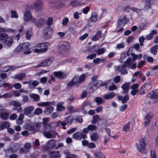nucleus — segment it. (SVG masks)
<instances>
[{
  "label": "nucleus",
  "mask_w": 158,
  "mask_h": 158,
  "mask_svg": "<svg viewBox=\"0 0 158 158\" xmlns=\"http://www.w3.org/2000/svg\"><path fill=\"white\" fill-rule=\"evenodd\" d=\"M98 77L94 76L92 78V83L89 84L88 85V88L90 93H92L96 90L97 89L101 86L106 85V83H102V81L97 80Z\"/></svg>",
  "instance_id": "f257e3e1"
},
{
  "label": "nucleus",
  "mask_w": 158,
  "mask_h": 158,
  "mask_svg": "<svg viewBox=\"0 0 158 158\" xmlns=\"http://www.w3.org/2000/svg\"><path fill=\"white\" fill-rule=\"evenodd\" d=\"M146 138H141L140 139L139 144L137 143H135L137 149L140 153L143 154L147 153L145 149L146 145Z\"/></svg>",
  "instance_id": "f03ea898"
},
{
  "label": "nucleus",
  "mask_w": 158,
  "mask_h": 158,
  "mask_svg": "<svg viewBox=\"0 0 158 158\" xmlns=\"http://www.w3.org/2000/svg\"><path fill=\"white\" fill-rule=\"evenodd\" d=\"M14 42L13 38L12 36L7 37L3 42V46L6 48H10L13 44Z\"/></svg>",
  "instance_id": "7ed1b4c3"
},
{
  "label": "nucleus",
  "mask_w": 158,
  "mask_h": 158,
  "mask_svg": "<svg viewBox=\"0 0 158 158\" xmlns=\"http://www.w3.org/2000/svg\"><path fill=\"white\" fill-rule=\"evenodd\" d=\"M70 44L66 41L62 42L59 48L60 50L62 52H65L70 49Z\"/></svg>",
  "instance_id": "20e7f679"
},
{
  "label": "nucleus",
  "mask_w": 158,
  "mask_h": 158,
  "mask_svg": "<svg viewBox=\"0 0 158 158\" xmlns=\"http://www.w3.org/2000/svg\"><path fill=\"white\" fill-rule=\"evenodd\" d=\"M52 35V31L51 28L49 27H46L44 31V37L48 39L50 38Z\"/></svg>",
  "instance_id": "39448f33"
},
{
  "label": "nucleus",
  "mask_w": 158,
  "mask_h": 158,
  "mask_svg": "<svg viewBox=\"0 0 158 158\" xmlns=\"http://www.w3.org/2000/svg\"><path fill=\"white\" fill-rule=\"evenodd\" d=\"M31 147L32 145L31 143H26L24 144L23 147L20 149L19 152L20 153L26 154L29 152Z\"/></svg>",
  "instance_id": "423d86ee"
},
{
  "label": "nucleus",
  "mask_w": 158,
  "mask_h": 158,
  "mask_svg": "<svg viewBox=\"0 0 158 158\" xmlns=\"http://www.w3.org/2000/svg\"><path fill=\"white\" fill-rule=\"evenodd\" d=\"M73 137L76 140H81L82 139H85L86 138L87 136L86 135L84 134L82 132L77 131L73 134Z\"/></svg>",
  "instance_id": "0eeeda50"
},
{
  "label": "nucleus",
  "mask_w": 158,
  "mask_h": 158,
  "mask_svg": "<svg viewBox=\"0 0 158 158\" xmlns=\"http://www.w3.org/2000/svg\"><path fill=\"white\" fill-rule=\"evenodd\" d=\"M31 21L36 26L40 27L45 23V20L43 19H39L37 20L34 17L32 18Z\"/></svg>",
  "instance_id": "6e6552de"
},
{
  "label": "nucleus",
  "mask_w": 158,
  "mask_h": 158,
  "mask_svg": "<svg viewBox=\"0 0 158 158\" xmlns=\"http://www.w3.org/2000/svg\"><path fill=\"white\" fill-rule=\"evenodd\" d=\"M151 88V85L149 83H146L142 86L140 89V94H143L148 92Z\"/></svg>",
  "instance_id": "1a4fd4ad"
},
{
  "label": "nucleus",
  "mask_w": 158,
  "mask_h": 158,
  "mask_svg": "<svg viewBox=\"0 0 158 158\" xmlns=\"http://www.w3.org/2000/svg\"><path fill=\"white\" fill-rule=\"evenodd\" d=\"M128 20L126 16L124 15L123 17L119 19L117 22L118 27H123L128 22Z\"/></svg>",
  "instance_id": "9d476101"
},
{
  "label": "nucleus",
  "mask_w": 158,
  "mask_h": 158,
  "mask_svg": "<svg viewBox=\"0 0 158 158\" xmlns=\"http://www.w3.org/2000/svg\"><path fill=\"white\" fill-rule=\"evenodd\" d=\"M29 46L28 42L23 43L19 44L17 47V50L19 52H22L27 49Z\"/></svg>",
  "instance_id": "9b49d317"
},
{
  "label": "nucleus",
  "mask_w": 158,
  "mask_h": 158,
  "mask_svg": "<svg viewBox=\"0 0 158 158\" xmlns=\"http://www.w3.org/2000/svg\"><path fill=\"white\" fill-rule=\"evenodd\" d=\"M43 0H37L34 4V8L36 11H38L43 7Z\"/></svg>",
  "instance_id": "f8f14e48"
},
{
  "label": "nucleus",
  "mask_w": 158,
  "mask_h": 158,
  "mask_svg": "<svg viewBox=\"0 0 158 158\" xmlns=\"http://www.w3.org/2000/svg\"><path fill=\"white\" fill-rule=\"evenodd\" d=\"M148 98H151L152 99H156L153 101V103H155L158 102V93H155L153 91H152L150 92L147 96Z\"/></svg>",
  "instance_id": "ddd939ff"
},
{
  "label": "nucleus",
  "mask_w": 158,
  "mask_h": 158,
  "mask_svg": "<svg viewBox=\"0 0 158 158\" xmlns=\"http://www.w3.org/2000/svg\"><path fill=\"white\" fill-rule=\"evenodd\" d=\"M115 96L116 94L115 93L110 92L103 95L102 97L105 100H109L112 99Z\"/></svg>",
  "instance_id": "4468645a"
},
{
  "label": "nucleus",
  "mask_w": 158,
  "mask_h": 158,
  "mask_svg": "<svg viewBox=\"0 0 158 158\" xmlns=\"http://www.w3.org/2000/svg\"><path fill=\"white\" fill-rule=\"evenodd\" d=\"M30 11L27 10L24 14L23 19L25 21L28 22L31 20V18H33Z\"/></svg>",
  "instance_id": "2eb2a0df"
},
{
  "label": "nucleus",
  "mask_w": 158,
  "mask_h": 158,
  "mask_svg": "<svg viewBox=\"0 0 158 158\" xmlns=\"http://www.w3.org/2000/svg\"><path fill=\"white\" fill-rule=\"evenodd\" d=\"M47 43H42L36 45L37 47L40 48L42 52H44L47 50L46 44Z\"/></svg>",
  "instance_id": "dca6fc26"
},
{
  "label": "nucleus",
  "mask_w": 158,
  "mask_h": 158,
  "mask_svg": "<svg viewBox=\"0 0 158 158\" xmlns=\"http://www.w3.org/2000/svg\"><path fill=\"white\" fill-rule=\"evenodd\" d=\"M118 99L119 101H121L122 103H126L129 99V95L127 94L125 96L123 97L122 95L118 96Z\"/></svg>",
  "instance_id": "f3484780"
},
{
  "label": "nucleus",
  "mask_w": 158,
  "mask_h": 158,
  "mask_svg": "<svg viewBox=\"0 0 158 158\" xmlns=\"http://www.w3.org/2000/svg\"><path fill=\"white\" fill-rule=\"evenodd\" d=\"M54 76L59 79H63L65 78L66 75L64 74L61 72L59 71L54 72L53 73Z\"/></svg>",
  "instance_id": "a211bd4d"
},
{
  "label": "nucleus",
  "mask_w": 158,
  "mask_h": 158,
  "mask_svg": "<svg viewBox=\"0 0 158 158\" xmlns=\"http://www.w3.org/2000/svg\"><path fill=\"white\" fill-rule=\"evenodd\" d=\"M34 107L33 106H30L25 108L23 110V113L25 115H28L31 114L34 110Z\"/></svg>",
  "instance_id": "6ab92c4d"
},
{
  "label": "nucleus",
  "mask_w": 158,
  "mask_h": 158,
  "mask_svg": "<svg viewBox=\"0 0 158 158\" xmlns=\"http://www.w3.org/2000/svg\"><path fill=\"white\" fill-rule=\"evenodd\" d=\"M52 63V61L50 59L46 60L44 61H43L42 62L40 63V66H47L50 65Z\"/></svg>",
  "instance_id": "aec40b11"
},
{
  "label": "nucleus",
  "mask_w": 158,
  "mask_h": 158,
  "mask_svg": "<svg viewBox=\"0 0 158 158\" xmlns=\"http://www.w3.org/2000/svg\"><path fill=\"white\" fill-rule=\"evenodd\" d=\"M94 156L95 158H106L105 156L101 152H98L94 153Z\"/></svg>",
  "instance_id": "412c9836"
},
{
  "label": "nucleus",
  "mask_w": 158,
  "mask_h": 158,
  "mask_svg": "<svg viewBox=\"0 0 158 158\" xmlns=\"http://www.w3.org/2000/svg\"><path fill=\"white\" fill-rule=\"evenodd\" d=\"M47 106V107L44 110V112L47 114H50L53 111L54 108L50 105Z\"/></svg>",
  "instance_id": "4be33fe9"
},
{
  "label": "nucleus",
  "mask_w": 158,
  "mask_h": 158,
  "mask_svg": "<svg viewBox=\"0 0 158 158\" xmlns=\"http://www.w3.org/2000/svg\"><path fill=\"white\" fill-rule=\"evenodd\" d=\"M9 113L3 112L0 113V118L2 119L6 120L9 118Z\"/></svg>",
  "instance_id": "5701e85b"
},
{
  "label": "nucleus",
  "mask_w": 158,
  "mask_h": 158,
  "mask_svg": "<svg viewBox=\"0 0 158 158\" xmlns=\"http://www.w3.org/2000/svg\"><path fill=\"white\" fill-rule=\"evenodd\" d=\"M10 126V124L9 122H4L0 125V130H2L4 128H8Z\"/></svg>",
  "instance_id": "b1692460"
},
{
  "label": "nucleus",
  "mask_w": 158,
  "mask_h": 158,
  "mask_svg": "<svg viewBox=\"0 0 158 158\" xmlns=\"http://www.w3.org/2000/svg\"><path fill=\"white\" fill-rule=\"evenodd\" d=\"M129 83H126L122 85L121 86L123 90V93H127L129 90Z\"/></svg>",
  "instance_id": "393cba45"
},
{
  "label": "nucleus",
  "mask_w": 158,
  "mask_h": 158,
  "mask_svg": "<svg viewBox=\"0 0 158 158\" xmlns=\"http://www.w3.org/2000/svg\"><path fill=\"white\" fill-rule=\"evenodd\" d=\"M19 144L15 143L13 144L10 148V150L12 152H15L19 149Z\"/></svg>",
  "instance_id": "a878e982"
},
{
  "label": "nucleus",
  "mask_w": 158,
  "mask_h": 158,
  "mask_svg": "<svg viewBox=\"0 0 158 158\" xmlns=\"http://www.w3.org/2000/svg\"><path fill=\"white\" fill-rule=\"evenodd\" d=\"M50 157L51 158H58L60 157L59 151H57V152L54 151H52L50 152Z\"/></svg>",
  "instance_id": "bb28decb"
},
{
  "label": "nucleus",
  "mask_w": 158,
  "mask_h": 158,
  "mask_svg": "<svg viewBox=\"0 0 158 158\" xmlns=\"http://www.w3.org/2000/svg\"><path fill=\"white\" fill-rule=\"evenodd\" d=\"M158 49V45H155L152 47L150 49L151 53L154 55H156L157 53V50Z\"/></svg>",
  "instance_id": "cd10ccee"
},
{
  "label": "nucleus",
  "mask_w": 158,
  "mask_h": 158,
  "mask_svg": "<svg viewBox=\"0 0 158 158\" xmlns=\"http://www.w3.org/2000/svg\"><path fill=\"white\" fill-rule=\"evenodd\" d=\"M25 73H22L18 75H17L14 78L15 79H17L19 80H23L26 77Z\"/></svg>",
  "instance_id": "c85d7f7f"
},
{
  "label": "nucleus",
  "mask_w": 158,
  "mask_h": 158,
  "mask_svg": "<svg viewBox=\"0 0 158 158\" xmlns=\"http://www.w3.org/2000/svg\"><path fill=\"white\" fill-rule=\"evenodd\" d=\"M11 103L14 106L13 109L14 110H16L18 107L20 106H21V104L18 102L13 101L11 102Z\"/></svg>",
  "instance_id": "c756f323"
},
{
  "label": "nucleus",
  "mask_w": 158,
  "mask_h": 158,
  "mask_svg": "<svg viewBox=\"0 0 158 158\" xmlns=\"http://www.w3.org/2000/svg\"><path fill=\"white\" fill-rule=\"evenodd\" d=\"M98 135L96 132L93 133L90 136L91 139L94 141H97L98 139Z\"/></svg>",
  "instance_id": "7c9ffc66"
},
{
  "label": "nucleus",
  "mask_w": 158,
  "mask_h": 158,
  "mask_svg": "<svg viewBox=\"0 0 158 158\" xmlns=\"http://www.w3.org/2000/svg\"><path fill=\"white\" fill-rule=\"evenodd\" d=\"M98 15L95 13H93L90 17V20L91 22L94 23L97 19Z\"/></svg>",
  "instance_id": "2f4dec72"
},
{
  "label": "nucleus",
  "mask_w": 158,
  "mask_h": 158,
  "mask_svg": "<svg viewBox=\"0 0 158 158\" xmlns=\"http://www.w3.org/2000/svg\"><path fill=\"white\" fill-rule=\"evenodd\" d=\"M99 116L98 115H95L93 116V119L91 121L92 123L93 124H96L98 121L101 120Z\"/></svg>",
  "instance_id": "473e14b6"
},
{
  "label": "nucleus",
  "mask_w": 158,
  "mask_h": 158,
  "mask_svg": "<svg viewBox=\"0 0 158 158\" xmlns=\"http://www.w3.org/2000/svg\"><path fill=\"white\" fill-rule=\"evenodd\" d=\"M130 123L129 122L127 123L123 126L122 128V131H125L126 132H128L130 131Z\"/></svg>",
  "instance_id": "72a5a7b5"
},
{
  "label": "nucleus",
  "mask_w": 158,
  "mask_h": 158,
  "mask_svg": "<svg viewBox=\"0 0 158 158\" xmlns=\"http://www.w3.org/2000/svg\"><path fill=\"white\" fill-rule=\"evenodd\" d=\"M131 59L130 57H129L123 63V64L126 68L128 66H130L131 64Z\"/></svg>",
  "instance_id": "f704fd0d"
},
{
  "label": "nucleus",
  "mask_w": 158,
  "mask_h": 158,
  "mask_svg": "<svg viewBox=\"0 0 158 158\" xmlns=\"http://www.w3.org/2000/svg\"><path fill=\"white\" fill-rule=\"evenodd\" d=\"M30 96L31 98L33 99L35 101L38 102L40 100V96L37 94H32L30 95Z\"/></svg>",
  "instance_id": "c9c22d12"
},
{
  "label": "nucleus",
  "mask_w": 158,
  "mask_h": 158,
  "mask_svg": "<svg viewBox=\"0 0 158 158\" xmlns=\"http://www.w3.org/2000/svg\"><path fill=\"white\" fill-rule=\"evenodd\" d=\"M94 101L97 103V105L102 104L104 102L103 100L100 97H97L95 98Z\"/></svg>",
  "instance_id": "e433bc0d"
},
{
  "label": "nucleus",
  "mask_w": 158,
  "mask_h": 158,
  "mask_svg": "<svg viewBox=\"0 0 158 158\" xmlns=\"http://www.w3.org/2000/svg\"><path fill=\"white\" fill-rule=\"evenodd\" d=\"M65 120L66 123L71 124L73 122V118L70 116H69L65 118Z\"/></svg>",
  "instance_id": "4c0bfd02"
},
{
  "label": "nucleus",
  "mask_w": 158,
  "mask_h": 158,
  "mask_svg": "<svg viewBox=\"0 0 158 158\" xmlns=\"http://www.w3.org/2000/svg\"><path fill=\"white\" fill-rule=\"evenodd\" d=\"M20 66H17L16 67L15 66H8L6 67V68L7 69L5 71V72H7L10 70H13L15 69L16 68H19Z\"/></svg>",
  "instance_id": "58836bf2"
},
{
  "label": "nucleus",
  "mask_w": 158,
  "mask_h": 158,
  "mask_svg": "<svg viewBox=\"0 0 158 158\" xmlns=\"http://www.w3.org/2000/svg\"><path fill=\"white\" fill-rule=\"evenodd\" d=\"M72 81L75 84H80L79 77L78 76H76L74 77L72 80Z\"/></svg>",
  "instance_id": "ea45409f"
},
{
  "label": "nucleus",
  "mask_w": 158,
  "mask_h": 158,
  "mask_svg": "<svg viewBox=\"0 0 158 158\" xmlns=\"http://www.w3.org/2000/svg\"><path fill=\"white\" fill-rule=\"evenodd\" d=\"M88 127L89 130L91 131H96L98 128L96 126L93 124L89 125L88 126Z\"/></svg>",
  "instance_id": "a19ab883"
},
{
  "label": "nucleus",
  "mask_w": 158,
  "mask_h": 158,
  "mask_svg": "<svg viewBox=\"0 0 158 158\" xmlns=\"http://www.w3.org/2000/svg\"><path fill=\"white\" fill-rule=\"evenodd\" d=\"M48 143L51 147L54 148L56 145V141L53 139H51L48 142Z\"/></svg>",
  "instance_id": "79ce46f5"
},
{
  "label": "nucleus",
  "mask_w": 158,
  "mask_h": 158,
  "mask_svg": "<svg viewBox=\"0 0 158 158\" xmlns=\"http://www.w3.org/2000/svg\"><path fill=\"white\" fill-rule=\"evenodd\" d=\"M43 110L42 109L40 108H36L34 112V114L35 115H39L42 113Z\"/></svg>",
  "instance_id": "37998d69"
},
{
  "label": "nucleus",
  "mask_w": 158,
  "mask_h": 158,
  "mask_svg": "<svg viewBox=\"0 0 158 158\" xmlns=\"http://www.w3.org/2000/svg\"><path fill=\"white\" fill-rule=\"evenodd\" d=\"M131 10L133 12L137 13L138 15H139L141 13V9H138L136 7H131Z\"/></svg>",
  "instance_id": "c03bdc74"
},
{
  "label": "nucleus",
  "mask_w": 158,
  "mask_h": 158,
  "mask_svg": "<svg viewBox=\"0 0 158 158\" xmlns=\"http://www.w3.org/2000/svg\"><path fill=\"white\" fill-rule=\"evenodd\" d=\"M51 102H41L40 103H38L37 105L38 106H46L50 105Z\"/></svg>",
  "instance_id": "a18cd8bd"
},
{
  "label": "nucleus",
  "mask_w": 158,
  "mask_h": 158,
  "mask_svg": "<svg viewBox=\"0 0 158 158\" xmlns=\"http://www.w3.org/2000/svg\"><path fill=\"white\" fill-rule=\"evenodd\" d=\"M105 51V49L104 48H102L98 49L96 52L98 55H100L103 54Z\"/></svg>",
  "instance_id": "49530a36"
},
{
  "label": "nucleus",
  "mask_w": 158,
  "mask_h": 158,
  "mask_svg": "<svg viewBox=\"0 0 158 158\" xmlns=\"http://www.w3.org/2000/svg\"><path fill=\"white\" fill-rule=\"evenodd\" d=\"M8 37V35L6 33L0 34V40H5V39Z\"/></svg>",
  "instance_id": "de8ad7c7"
},
{
  "label": "nucleus",
  "mask_w": 158,
  "mask_h": 158,
  "mask_svg": "<svg viewBox=\"0 0 158 158\" xmlns=\"http://www.w3.org/2000/svg\"><path fill=\"white\" fill-rule=\"evenodd\" d=\"M11 17L12 18H17L18 17V15L17 12L14 10H12L11 12Z\"/></svg>",
  "instance_id": "09e8293b"
},
{
  "label": "nucleus",
  "mask_w": 158,
  "mask_h": 158,
  "mask_svg": "<svg viewBox=\"0 0 158 158\" xmlns=\"http://www.w3.org/2000/svg\"><path fill=\"white\" fill-rule=\"evenodd\" d=\"M153 116V114L151 113H148L144 117V120H150V119L152 118Z\"/></svg>",
  "instance_id": "8fccbe9b"
},
{
  "label": "nucleus",
  "mask_w": 158,
  "mask_h": 158,
  "mask_svg": "<svg viewBox=\"0 0 158 158\" xmlns=\"http://www.w3.org/2000/svg\"><path fill=\"white\" fill-rule=\"evenodd\" d=\"M151 7V2H148L146 1V2L145 5L144 6L145 9L148 10Z\"/></svg>",
  "instance_id": "3c124183"
},
{
  "label": "nucleus",
  "mask_w": 158,
  "mask_h": 158,
  "mask_svg": "<svg viewBox=\"0 0 158 158\" xmlns=\"http://www.w3.org/2000/svg\"><path fill=\"white\" fill-rule=\"evenodd\" d=\"M82 14V12H78L77 11L75 12L73 14V17L75 19H78L79 18V15H81Z\"/></svg>",
  "instance_id": "603ef678"
},
{
  "label": "nucleus",
  "mask_w": 158,
  "mask_h": 158,
  "mask_svg": "<svg viewBox=\"0 0 158 158\" xmlns=\"http://www.w3.org/2000/svg\"><path fill=\"white\" fill-rule=\"evenodd\" d=\"M44 135L47 138H51L54 137V136H52V133H50L49 132H45L44 134Z\"/></svg>",
  "instance_id": "864d4df0"
},
{
  "label": "nucleus",
  "mask_w": 158,
  "mask_h": 158,
  "mask_svg": "<svg viewBox=\"0 0 158 158\" xmlns=\"http://www.w3.org/2000/svg\"><path fill=\"white\" fill-rule=\"evenodd\" d=\"M48 71H47V70H42L41 71L36 73L35 74V75L36 76H40L44 73H45L48 72Z\"/></svg>",
  "instance_id": "5fc2aeb1"
},
{
  "label": "nucleus",
  "mask_w": 158,
  "mask_h": 158,
  "mask_svg": "<svg viewBox=\"0 0 158 158\" xmlns=\"http://www.w3.org/2000/svg\"><path fill=\"white\" fill-rule=\"evenodd\" d=\"M86 77L85 74L84 73L82 74L80 77H79V81L80 83L83 82Z\"/></svg>",
  "instance_id": "6e6d98bb"
},
{
  "label": "nucleus",
  "mask_w": 158,
  "mask_h": 158,
  "mask_svg": "<svg viewBox=\"0 0 158 158\" xmlns=\"http://www.w3.org/2000/svg\"><path fill=\"white\" fill-rule=\"evenodd\" d=\"M127 104H125L121 106L119 108V111L123 112L126 110L127 108Z\"/></svg>",
  "instance_id": "4d7b16f0"
},
{
  "label": "nucleus",
  "mask_w": 158,
  "mask_h": 158,
  "mask_svg": "<svg viewBox=\"0 0 158 158\" xmlns=\"http://www.w3.org/2000/svg\"><path fill=\"white\" fill-rule=\"evenodd\" d=\"M120 77L119 76H117L114 78V81L116 84H117L120 82Z\"/></svg>",
  "instance_id": "13d9d810"
},
{
  "label": "nucleus",
  "mask_w": 158,
  "mask_h": 158,
  "mask_svg": "<svg viewBox=\"0 0 158 158\" xmlns=\"http://www.w3.org/2000/svg\"><path fill=\"white\" fill-rule=\"evenodd\" d=\"M18 117L17 115L15 113H13L10 116V118L12 120L16 119Z\"/></svg>",
  "instance_id": "bf43d9fd"
},
{
  "label": "nucleus",
  "mask_w": 158,
  "mask_h": 158,
  "mask_svg": "<svg viewBox=\"0 0 158 158\" xmlns=\"http://www.w3.org/2000/svg\"><path fill=\"white\" fill-rule=\"evenodd\" d=\"M32 33L31 32L27 31L26 34V37L27 39L29 40L30 39L32 35Z\"/></svg>",
  "instance_id": "052dcab7"
},
{
  "label": "nucleus",
  "mask_w": 158,
  "mask_h": 158,
  "mask_svg": "<svg viewBox=\"0 0 158 158\" xmlns=\"http://www.w3.org/2000/svg\"><path fill=\"white\" fill-rule=\"evenodd\" d=\"M5 32L12 33H15L16 31L15 30L9 28H5Z\"/></svg>",
  "instance_id": "680f3d73"
},
{
  "label": "nucleus",
  "mask_w": 158,
  "mask_h": 158,
  "mask_svg": "<svg viewBox=\"0 0 158 158\" xmlns=\"http://www.w3.org/2000/svg\"><path fill=\"white\" fill-rule=\"evenodd\" d=\"M150 155L151 158H156V152L154 150H151L150 153Z\"/></svg>",
  "instance_id": "e2e57ef3"
},
{
  "label": "nucleus",
  "mask_w": 158,
  "mask_h": 158,
  "mask_svg": "<svg viewBox=\"0 0 158 158\" xmlns=\"http://www.w3.org/2000/svg\"><path fill=\"white\" fill-rule=\"evenodd\" d=\"M53 20L52 18L50 17L48 18L47 22V24L48 26H51Z\"/></svg>",
  "instance_id": "0e129e2a"
},
{
  "label": "nucleus",
  "mask_w": 158,
  "mask_h": 158,
  "mask_svg": "<svg viewBox=\"0 0 158 158\" xmlns=\"http://www.w3.org/2000/svg\"><path fill=\"white\" fill-rule=\"evenodd\" d=\"M11 95L9 93H6V94H5L3 95H1V98H10L11 97Z\"/></svg>",
  "instance_id": "69168bd1"
},
{
  "label": "nucleus",
  "mask_w": 158,
  "mask_h": 158,
  "mask_svg": "<svg viewBox=\"0 0 158 158\" xmlns=\"http://www.w3.org/2000/svg\"><path fill=\"white\" fill-rule=\"evenodd\" d=\"M123 64L121 65L120 66H118L117 67V69L118 71L121 72L125 68Z\"/></svg>",
  "instance_id": "338daca9"
},
{
  "label": "nucleus",
  "mask_w": 158,
  "mask_h": 158,
  "mask_svg": "<svg viewBox=\"0 0 158 158\" xmlns=\"http://www.w3.org/2000/svg\"><path fill=\"white\" fill-rule=\"evenodd\" d=\"M69 21V19L68 18H64L62 22V24L63 26L65 25Z\"/></svg>",
  "instance_id": "774afa93"
}]
</instances>
